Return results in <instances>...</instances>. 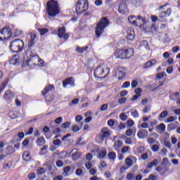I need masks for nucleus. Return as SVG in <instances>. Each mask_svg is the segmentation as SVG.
<instances>
[{"mask_svg": "<svg viewBox=\"0 0 180 180\" xmlns=\"http://www.w3.org/2000/svg\"><path fill=\"white\" fill-rule=\"evenodd\" d=\"M46 6V11L49 16L54 18L60 13V6H58V3H57V1L51 0L47 3Z\"/></svg>", "mask_w": 180, "mask_h": 180, "instance_id": "obj_1", "label": "nucleus"}, {"mask_svg": "<svg viewBox=\"0 0 180 180\" xmlns=\"http://www.w3.org/2000/svg\"><path fill=\"white\" fill-rule=\"evenodd\" d=\"M134 51L131 48H124L120 50H117L114 53L116 58H121V60H126L133 57Z\"/></svg>", "mask_w": 180, "mask_h": 180, "instance_id": "obj_2", "label": "nucleus"}, {"mask_svg": "<svg viewBox=\"0 0 180 180\" xmlns=\"http://www.w3.org/2000/svg\"><path fill=\"white\" fill-rule=\"evenodd\" d=\"M110 70L106 65H101L94 70V77L96 78H106L109 75Z\"/></svg>", "mask_w": 180, "mask_h": 180, "instance_id": "obj_3", "label": "nucleus"}, {"mask_svg": "<svg viewBox=\"0 0 180 180\" xmlns=\"http://www.w3.org/2000/svg\"><path fill=\"white\" fill-rule=\"evenodd\" d=\"M9 48L13 53H20L25 49V42L20 39H14L10 42Z\"/></svg>", "mask_w": 180, "mask_h": 180, "instance_id": "obj_4", "label": "nucleus"}, {"mask_svg": "<svg viewBox=\"0 0 180 180\" xmlns=\"http://www.w3.org/2000/svg\"><path fill=\"white\" fill-rule=\"evenodd\" d=\"M109 26V20L105 17L101 19L100 22L97 23L96 28V35L97 37H101L103 32H105V28Z\"/></svg>", "mask_w": 180, "mask_h": 180, "instance_id": "obj_5", "label": "nucleus"}, {"mask_svg": "<svg viewBox=\"0 0 180 180\" xmlns=\"http://www.w3.org/2000/svg\"><path fill=\"white\" fill-rule=\"evenodd\" d=\"M88 0H79L76 4L77 14L79 15V13H84V12L88 11Z\"/></svg>", "mask_w": 180, "mask_h": 180, "instance_id": "obj_6", "label": "nucleus"}, {"mask_svg": "<svg viewBox=\"0 0 180 180\" xmlns=\"http://www.w3.org/2000/svg\"><path fill=\"white\" fill-rule=\"evenodd\" d=\"M27 64L28 65H37V63L40 61L39 56L36 53H32L31 51H28L27 53Z\"/></svg>", "mask_w": 180, "mask_h": 180, "instance_id": "obj_7", "label": "nucleus"}, {"mask_svg": "<svg viewBox=\"0 0 180 180\" xmlns=\"http://www.w3.org/2000/svg\"><path fill=\"white\" fill-rule=\"evenodd\" d=\"M12 36V31L9 27H6L0 30V40H8Z\"/></svg>", "mask_w": 180, "mask_h": 180, "instance_id": "obj_8", "label": "nucleus"}, {"mask_svg": "<svg viewBox=\"0 0 180 180\" xmlns=\"http://www.w3.org/2000/svg\"><path fill=\"white\" fill-rule=\"evenodd\" d=\"M172 12V9L171 8H168L166 11L162 12L158 16L159 22H168L167 18L171 15V13Z\"/></svg>", "mask_w": 180, "mask_h": 180, "instance_id": "obj_9", "label": "nucleus"}, {"mask_svg": "<svg viewBox=\"0 0 180 180\" xmlns=\"http://www.w3.org/2000/svg\"><path fill=\"white\" fill-rule=\"evenodd\" d=\"M136 23L137 25L135 26H139L141 30H147V26H146V18L140 15L138 16L136 18Z\"/></svg>", "mask_w": 180, "mask_h": 180, "instance_id": "obj_10", "label": "nucleus"}, {"mask_svg": "<svg viewBox=\"0 0 180 180\" xmlns=\"http://www.w3.org/2000/svg\"><path fill=\"white\" fill-rule=\"evenodd\" d=\"M58 36L60 39H64L65 41H67L70 39V34H65V27H63L59 28L58 31Z\"/></svg>", "mask_w": 180, "mask_h": 180, "instance_id": "obj_11", "label": "nucleus"}, {"mask_svg": "<svg viewBox=\"0 0 180 180\" xmlns=\"http://www.w3.org/2000/svg\"><path fill=\"white\" fill-rule=\"evenodd\" d=\"M118 11L120 13H122L123 15L129 12V9L127 8V2L125 0L120 2Z\"/></svg>", "mask_w": 180, "mask_h": 180, "instance_id": "obj_12", "label": "nucleus"}, {"mask_svg": "<svg viewBox=\"0 0 180 180\" xmlns=\"http://www.w3.org/2000/svg\"><path fill=\"white\" fill-rule=\"evenodd\" d=\"M68 85L70 86H75V79L74 77H69L63 81V86L64 88H67Z\"/></svg>", "mask_w": 180, "mask_h": 180, "instance_id": "obj_13", "label": "nucleus"}, {"mask_svg": "<svg viewBox=\"0 0 180 180\" xmlns=\"http://www.w3.org/2000/svg\"><path fill=\"white\" fill-rule=\"evenodd\" d=\"M70 155L72 156L73 161H77V160H79L82 153L81 152H78L77 148L72 149L70 153Z\"/></svg>", "mask_w": 180, "mask_h": 180, "instance_id": "obj_14", "label": "nucleus"}, {"mask_svg": "<svg viewBox=\"0 0 180 180\" xmlns=\"http://www.w3.org/2000/svg\"><path fill=\"white\" fill-rule=\"evenodd\" d=\"M13 98H15V94H13V93H12V91H5L4 95V101H6L7 102H11V101H12V99H13Z\"/></svg>", "mask_w": 180, "mask_h": 180, "instance_id": "obj_15", "label": "nucleus"}, {"mask_svg": "<svg viewBox=\"0 0 180 180\" xmlns=\"http://www.w3.org/2000/svg\"><path fill=\"white\" fill-rule=\"evenodd\" d=\"M123 146V141L121 140H117L115 141L112 147L115 151H120V148Z\"/></svg>", "mask_w": 180, "mask_h": 180, "instance_id": "obj_16", "label": "nucleus"}, {"mask_svg": "<svg viewBox=\"0 0 180 180\" xmlns=\"http://www.w3.org/2000/svg\"><path fill=\"white\" fill-rule=\"evenodd\" d=\"M127 40H134V30L133 28H128L127 30Z\"/></svg>", "mask_w": 180, "mask_h": 180, "instance_id": "obj_17", "label": "nucleus"}, {"mask_svg": "<svg viewBox=\"0 0 180 180\" xmlns=\"http://www.w3.org/2000/svg\"><path fill=\"white\" fill-rule=\"evenodd\" d=\"M155 64H157V60L155 59H151L144 64L143 68H145V70H147V68H150L155 65Z\"/></svg>", "mask_w": 180, "mask_h": 180, "instance_id": "obj_18", "label": "nucleus"}, {"mask_svg": "<svg viewBox=\"0 0 180 180\" xmlns=\"http://www.w3.org/2000/svg\"><path fill=\"white\" fill-rule=\"evenodd\" d=\"M148 136V131L147 129H141L137 133V136L139 139H144Z\"/></svg>", "mask_w": 180, "mask_h": 180, "instance_id": "obj_19", "label": "nucleus"}, {"mask_svg": "<svg viewBox=\"0 0 180 180\" xmlns=\"http://www.w3.org/2000/svg\"><path fill=\"white\" fill-rule=\"evenodd\" d=\"M100 134L105 139H108L110 136V131L108 128H103L101 131Z\"/></svg>", "mask_w": 180, "mask_h": 180, "instance_id": "obj_20", "label": "nucleus"}, {"mask_svg": "<svg viewBox=\"0 0 180 180\" xmlns=\"http://www.w3.org/2000/svg\"><path fill=\"white\" fill-rule=\"evenodd\" d=\"M52 89H54V85L49 84V86H46L44 89L41 92L43 96L47 95V94H49V92H51Z\"/></svg>", "mask_w": 180, "mask_h": 180, "instance_id": "obj_21", "label": "nucleus"}, {"mask_svg": "<svg viewBox=\"0 0 180 180\" xmlns=\"http://www.w3.org/2000/svg\"><path fill=\"white\" fill-rule=\"evenodd\" d=\"M116 75L118 77V79H120V80L123 79V78H124V76H125L123 69L121 68H118V70L116 72Z\"/></svg>", "mask_w": 180, "mask_h": 180, "instance_id": "obj_22", "label": "nucleus"}, {"mask_svg": "<svg viewBox=\"0 0 180 180\" xmlns=\"http://www.w3.org/2000/svg\"><path fill=\"white\" fill-rule=\"evenodd\" d=\"M20 61V58L19 56H14L10 60V64H12V65H16V64H19V62Z\"/></svg>", "mask_w": 180, "mask_h": 180, "instance_id": "obj_23", "label": "nucleus"}, {"mask_svg": "<svg viewBox=\"0 0 180 180\" xmlns=\"http://www.w3.org/2000/svg\"><path fill=\"white\" fill-rule=\"evenodd\" d=\"M128 20L131 25H134V26H137V18L134 15H130L128 18Z\"/></svg>", "mask_w": 180, "mask_h": 180, "instance_id": "obj_24", "label": "nucleus"}, {"mask_svg": "<svg viewBox=\"0 0 180 180\" xmlns=\"http://www.w3.org/2000/svg\"><path fill=\"white\" fill-rule=\"evenodd\" d=\"M36 143L39 147H41V146H44V144H46V139H44V137L41 136L36 141Z\"/></svg>", "mask_w": 180, "mask_h": 180, "instance_id": "obj_25", "label": "nucleus"}, {"mask_svg": "<svg viewBox=\"0 0 180 180\" xmlns=\"http://www.w3.org/2000/svg\"><path fill=\"white\" fill-rule=\"evenodd\" d=\"M165 124L162 123L160 124H159L158 127H156V130L158 131V133H160V131L161 133H162V131H165Z\"/></svg>", "mask_w": 180, "mask_h": 180, "instance_id": "obj_26", "label": "nucleus"}, {"mask_svg": "<svg viewBox=\"0 0 180 180\" xmlns=\"http://www.w3.org/2000/svg\"><path fill=\"white\" fill-rule=\"evenodd\" d=\"M96 141L98 143V144H102V143L105 141V138L101 134H99L96 137Z\"/></svg>", "mask_w": 180, "mask_h": 180, "instance_id": "obj_27", "label": "nucleus"}, {"mask_svg": "<svg viewBox=\"0 0 180 180\" xmlns=\"http://www.w3.org/2000/svg\"><path fill=\"white\" fill-rule=\"evenodd\" d=\"M106 155H107L106 149L102 150L98 153V158H99L100 160H103V158H105V157H106Z\"/></svg>", "mask_w": 180, "mask_h": 180, "instance_id": "obj_28", "label": "nucleus"}, {"mask_svg": "<svg viewBox=\"0 0 180 180\" xmlns=\"http://www.w3.org/2000/svg\"><path fill=\"white\" fill-rule=\"evenodd\" d=\"M22 159L24 160V161H30L32 157H30V154L29 153V152H24L22 155Z\"/></svg>", "mask_w": 180, "mask_h": 180, "instance_id": "obj_29", "label": "nucleus"}, {"mask_svg": "<svg viewBox=\"0 0 180 180\" xmlns=\"http://www.w3.org/2000/svg\"><path fill=\"white\" fill-rule=\"evenodd\" d=\"M157 165H158V160H157V159H155L148 165V168L151 169L153 168V167H157Z\"/></svg>", "mask_w": 180, "mask_h": 180, "instance_id": "obj_30", "label": "nucleus"}, {"mask_svg": "<svg viewBox=\"0 0 180 180\" xmlns=\"http://www.w3.org/2000/svg\"><path fill=\"white\" fill-rule=\"evenodd\" d=\"M75 50L77 53H84V51H86V50H88V46H77Z\"/></svg>", "mask_w": 180, "mask_h": 180, "instance_id": "obj_31", "label": "nucleus"}, {"mask_svg": "<svg viewBox=\"0 0 180 180\" xmlns=\"http://www.w3.org/2000/svg\"><path fill=\"white\" fill-rule=\"evenodd\" d=\"M140 47L146 49V50H148V49H149L148 42L147 41H141L140 42Z\"/></svg>", "mask_w": 180, "mask_h": 180, "instance_id": "obj_32", "label": "nucleus"}, {"mask_svg": "<svg viewBox=\"0 0 180 180\" xmlns=\"http://www.w3.org/2000/svg\"><path fill=\"white\" fill-rule=\"evenodd\" d=\"M108 157L111 161H115L116 160V153L115 152H110Z\"/></svg>", "mask_w": 180, "mask_h": 180, "instance_id": "obj_33", "label": "nucleus"}, {"mask_svg": "<svg viewBox=\"0 0 180 180\" xmlns=\"http://www.w3.org/2000/svg\"><path fill=\"white\" fill-rule=\"evenodd\" d=\"M70 171H71V167L70 166H67L65 168H63L64 176H68V174L70 173Z\"/></svg>", "mask_w": 180, "mask_h": 180, "instance_id": "obj_34", "label": "nucleus"}, {"mask_svg": "<svg viewBox=\"0 0 180 180\" xmlns=\"http://www.w3.org/2000/svg\"><path fill=\"white\" fill-rule=\"evenodd\" d=\"M178 98H179V93H178V92L174 93L169 96V98L172 101H176V99H178Z\"/></svg>", "mask_w": 180, "mask_h": 180, "instance_id": "obj_35", "label": "nucleus"}, {"mask_svg": "<svg viewBox=\"0 0 180 180\" xmlns=\"http://www.w3.org/2000/svg\"><path fill=\"white\" fill-rule=\"evenodd\" d=\"M156 171H158V172H159L160 175H164L165 172H167V169H165V167H158L156 169Z\"/></svg>", "mask_w": 180, "mask_h": 180, "instance_id": "obj_36", "label": "nucleus"}, {"mask_svg": "<svg viewBox=\"0 0 180 180\" xmlns=\"http://www.w3.org/2000/svg\"><path fill=\"white\" fill-rule=\"evenodd\" d=\"M38 32H39L41 36H44L47 32H49V29L47 28H40L38 29Z\"/></svg>", "mask_w": 180, "mask_h": 180, "instance_id": "obj_37", "label": "nucleus"}, {"mask_svg": "<svg viewBox=\"0 0 180 180\" xmlns=\"http://www.w3.org/2000/svg\"><path fill=\"white\" fill-rule=\"evenodd\" d=\"M7 150V153L8 154L11 155V154H13L15 153V148H13V146H8L6 148Z\"/></svg>", "mask_w": 180, "mask_h": 180, "instance_id": "obj_38", "label": "nucleus"}, {"mask_svg": "<svg viewBox=\"0 0 180 180\" xmlns=\"http://www.w3.org/2000/svg\"><path fill=\"white\" fill-rule=\"evenodd\" d=\"M126 165L128 168H130L133 165V160L131 158H127L125 160Z\"/></svg>", "mask_w": 180, "mask_h": 180, "instance_id": "obj_39", "label": "nucleus"}, {"mask_svg": "<svg viewBox=\"0 0 180 180\" xmlns=\"http://www.w3.org/2000/svg\"><path fill=\"white\" fill-rule=\"evenodd\" d=\"M167 116H168V111L165 110L160 113V115L158 117V119H160V117L161 119H164V117H167Z\"/></svg>", "mask_w": 180, "mask_h": 180, "instance_id": "obj_40", "label": "nucleus"}, {"mask_svg": "<svg viewBox=\"0 0 180 180\" xmlns=\"http://www.w3.org/2000/svg\"><path fill=\"white\" fill-rule=\"evenodd\" d=\"M70 126H71V122H64L63 124H62L61 127H62V129H68V127H70Z\"/></svg>", "mask_w": 180, "mask_h": 180, "instance_id": "obj_41", "label": "nucleus"}, {"mask_svg": "<svg viewBox=\"0 0 180 180\" xmlns=\"http://www.w3.org/2000/svg\"><path fill=\"white\" fill-rule=\"evenodd\" d=\"M164 77H167V73L165 72H160L156 75V78L158 79H161V78Z\"/></svg>", "mask_w": 180, "mask_h": 180, "instance_id": "obj_42", "label": "nucleus"}, {"mask_svg": "<svg viewBox=\"0 0 180 180\" xmlns=\"http://www.w3.org/2000/svg\"><path fill=\"white\" fill-rule=\"evenodd\" d=\"M145 148L144 146H139L138 147L137 150H136V153H138V154H143V152L145 150Z\"/></svg>", "mask_w": 180, "mask_h": 180, "instance_id": "obj_43", "label": "nucleus"}, {"mask_svg": "<svg viewBox=\"0 0 180 180\" xmlns=\"http://www.w3.org/2000/svg\"><path fill=\"white\" fill-rule=\"evenodd\" d=\"M151 150L154 152V153H158V150H160V146L158 145H153L152 146Z\"/></svg>", "mask_w": 180, "mask_h": 180, "instance_id": "obj_44", "label": "nucleus"}, {"mask_svg": "<svg viewBox=\"0 0 180 180\" xmlns=\"http://www.w3.org/2000/svg\"><path fill=\"white\" fill-rule=\"evenodd\" d=\"M79 100L78 98H75L69 103V106H72V105H78Z\"/></svg>", "mask_w": 180, "mask_h": 180, "instance_id": "obj_45", "label": "nucleus"}, {"mask_svg": "<svg viewBox=\"0 0 180 180\" xmlns=\"http://www.w3.org/2000/svg\"><path fill=\"white\" fill-rule=\"evenodd\" d=\"M165 146L167 147V148H169L171 150L172 147V144H171V142L169 141H165Z\"/></svg>", "mask_w": 180, "mask_h": 180, "instance_id": "obj_46", "label": "nucleus"}, {"mask_svg": "<svg viewBox=\"0 0 180 180\" xmlns=\"http://www.w3.org/2000/svg\"><path fill=\"white\" fill-rule=\"evenodd\" d=\"M44 172H46L44 171V168H39L37 170V175H43V174H44Z\"/></svg>", "mask_w": 180, "mask_h": 180, "instance_id": "obj_47", "label": "nucleus"}, {"mask_svg": "<svg viewBox=\"0 0 180 180\" xmlns=\"http://www.w3.org/2000/svg\"><path fill=\"white\" fill-rule=\"evenodd\" d=\"M130 86V82H125L123 83L122 88V89H126Z\"/></svg>", "mask_w": 180, "mask_h": 180, "instance_id": "obj_48", "label": "nucleus"}, {"mask_svg": "<svg viewBox=\"0 0 180 180\" xmlns=\"http://www.w3.org/2000/svg\"><path fill=\"white\" fill-rule=\"evenodd\" d=\"M8 82H9V79L7 78L6 79V81L1 83V87L3 88V89H5V87L8 85Z\"/></svg>", "mask_w": 180, "mask_h": 180, "instance_id": "obj_49", "label": "nucleus"}, {"mask_svg": "<svg viewBox=\"0 0 180 180\" xmlns=\"http://www.w3.org/2000/svg\"><path fill=\"white\" fill-rule=\"evenodd\" d=\"M131 114L133 116V117H139V112H137L136 110H133L131 112Z\"/></svg>", "mask_w": 180, "mask_h": 180, "instance_id": "obj_50", "label": "nucleus"}, {"mask_svg": "<svg viewBox=\"0 0 180 180\" xmlns=\"http://www.w3.org/2000/svg\"><path fill=\"white\" fill-rule=\"evenodd\" d=\"M18 138L20 139L18 141H20V140H23V139H25V133L19 132L18 134Z\"/></svg>", "mask_w": 180, "mask_h": 180, "instance_id": "obj_51", "label": "nucleus"}, {"mask_svg": "<svg viewBox=\"0 0 180 180\" xmlns=\"http://www.w3.org/2000/svg\"><path fill=\"white\" fill-rule=\"evenodd\" d=\"M72 131H73L75 133H77V131H79V127H78V125L77 124L73 125Z\"/></svg>", "mask_w": 180, "mask_h": 180, "instance_id": "obj_52", "label": "nucleus"}, {"mask_svg": "<svg viewBox=\"0 0 180 180\" xmlns=\"http://www.w3.org/2000/svg\"><path fill=\"white\" fill-rule=\"evenodd\" d=\"M129 150H130V147L124 146V148H122L121 153H122V154H126V153H127V151H129Z\"/></svg>", "mask_w": 180, "mask_h": 180, "instance_id": "obj_53", "label": "nucleus"}, {"mask_svg": "<svg viewBox=\"0 0 180 180\" xmlns=\"http://www.w3.org/2000/svg\"><path fill=\"white\" fill-rule=\"evenodd\" d=\"M11 167H12V162H9L8 163H6L4 165V169H9V168H11Z\"/></svg>", "mask_w": 180, "mask_h": 180, "instance_id": "obj_54", "label": "nucleus"}, {"mask_svg": "<svg viewBox=\"0 0 180 180\" xmlns=\"http://www.w3.org/2000/svg\"><path fill=\"white\" fill-rule=\"evenodd\" d=\"M14 34L16 37H19V36H20V34H22V31L19 29H15V30L14 32Z\"/></svg>", "mask_w": 180, "mask_h": 180, "instance_id": "obj_55", "label": "nucleus"}, {"mask_svg": "<svg viewBox=\"0 0 180 180\" xmlns=\"http://www.w3.org/2000/svg\"><path fill=\"white\" fill-rule=\"evenodd\" d=\"M85 167H86V169H91L92 168V162H86Z\"/></svg>", "mask_w": 180, "mask_h": 180, "instance_id": "obj_56", "label": "nucleus"}, {"mask_svg": "<svg viewBox=\"0 0 180 180\" xmlns=\"http://www.w3.org/2000/svg\"><path fill=\"white\" fill-rule=\"evenodd\" d=\"M35 178H36L35 173H31V174H28V179L32 180V179H34Z\"/></svg>", "mask_w": 180, "mask_h": 180, "instance_id": "obj_57", "label": "nucleus"}, {"mask_svg": "<svg viewBox=\"0 0 180 180\" xmlns=\"http://www.w3.org/2000/svg\"><path fill=\"white\" fill-rule=\"evenodd\" d=\"M61 122H63V117H59L55 120V123H56V124H60Z\"/></svg>", "mask_w": 180, "mask_h": 180, "instance_id": "obj_58", "label": "nucleus"}, {"mask_svg": "<svg viewBox=\"0 0 180 180\" xmlns=\"http://www.w3.org/2000/svg\"><path fill=\"white\" fill-rule=\"evenodd\" d=\"M120 119H121V120H126L127 119V115L124 113H122L120 115Z\"/></svg>", "mask_w": 180, "mask_h": 180, "instance_id": "obj_59", "label": "nucleus"}, {"mask_svg": "<svg viewBox=\"0 0 180 180\" xmlns=\"http://www.w3.org/2000/svg\"><path fill=\"white\" fill-rule=\"evenodd\" d=\"M82 169H77L76 170V175H77V176H81V175H82Z\"/></svg>", "mask_w": 180, "mask_h": 180, "instance_id": "obj_60", "label": "nucleus"}, {"mask_svg": "<svg viewBox=\"0 0 180 180\" xmlns=\"http://www.w3.org/2000/svg\"><path fill=\"white\" fill-rule=\"evenodd\" d=\"M167 129L169 130H175V124H169L168 126H167Z\"/></svg>", "mask_w": 180, "mask_h": 180, "instance_id": "obj_61", "label": "nucleus"}, {"mask_svg": "<svg viewBox=\"0 0 180 180\" xmlns=\"http://www.w3.org/2000/svg\"><path fill=\"white\" fill-rule=\"evenodd\" d=\"M132 134H133V129H129L127 130V131H126V135L127 136L130 137V136H131Z\"/></svg>", "mask_w": 180, "mask_h": 180, "instance_id": "obj_62", "label": "nucleus"}, {"mask_svg": "<svg viewBox=\"0 0 180 180\" xmlns=\"http://www.w3.org/2000/svg\"><path fill=\"white\" fill-rule=\"evenodd\" d=\"M179 46H174V47L172 48V52H173V53H176L179 52Z\"/></svg>", "mask_w": 180, "mask_h": 180, "instance_id": "obj_63", "label": "nucleus"}, {"mask_svg": "<svg viewBox=\"0 0 180 180\" xmlns=\"http://www.w3.org/2000/svg\"><path fill=\"white\" fill-rule=\"evenodd\" d=\"M125 144L131 145V139L130 138L125 137Z\"/></svg>", "mask_w": 180, "mask_h": 180, "instance_id": "obj_64", "label": "nucleus"}]
</instances>
